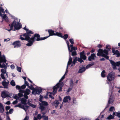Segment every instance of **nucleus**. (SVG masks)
Segmentation results:
<instances>
[{
    "mask_svg": "<svg viewBox=\"0 0 120 120\" xmlns=\"http://www.w3.org/2000/svg\"><path fill=\"white\" fill-rule=\"evenodd\" d=\"M39 35L38 34H36L34 36H29L25 37L22 36L20 37V39L22 40H26L29 42L26 44V45L28 46H30L33 44V43L34 41H38L42 40L43 38L39 37Z\"/></svg>",
    "mask_w": 120,
    "mask_h": 120,
    "instance_id": "f257e3e1",
    "label": "nucleus"
},
{
    "mask_svg": "<svg viewBox=\"0 0 120 120\" xmlns=\"http://www.w3.org/2000/svg\"><path fill=\"white\" fill-rule=\"evenodd\" d=\"M38 118H37L34 116V120H38Z\"/></svg>",
    "mask_w": 120,
    "mask_h": 120,
    "instance_id": "338daca9",
    "label": "nucleus"
},
{
    "mask_svg": "<svg viewBox=\"0 0 120 120\" xmlns=\"http://www.w3.org/2000/svg\"><path fill=\"white\" fill-rule=\"evenodd\" d=\"M12 45L14 46V48H18L21 46V43L19 41H18L14 42Z\"/></svg>",
    "mask_w": 120,
    "mask_h": 120,
    "instance_id": "4468645a",
    "label": "nucleus"
},
{
    "mask_svg": "<svg viewBox=\"0 0 120 120\" xmlns=\"http://www.w3.org/2000/svg\"><path fill=\"white\" fill-rule=\"evenodd\" d=\"M1 96L3 98H5L6 97H10V94L9 92L6 91H3L1 93Z\"/></svg>",
    "mask_w": 120,
    "mask_h": 120,
    "instance_id": "f8f14e48",
    "label": "nucleus"
},
{
    "mask_svg": "<svg viewBox=\"0 0 120 120\" xmlns=\"http://www.w3.org/2000/svg\"><path fill=\"white\" fill-rule=\"evenodd\" d=\"M71 99V98L70 96H66L64 98L63 100V102L65 103L69 101H70Z\"/></svg>",
    "mask_w": 120,
    "mask_h": 120,
    "instance_id": "f3484780",
    "label": "nucleus"
},
{
    "mask_svg": "<svg viewBox=\"0 0 120 120\" xmlns=\"http://www.w3.org/2000/svg\"><path fill=\"white\" fill-rule=\"evenodd\" d=\"M110 63L112 64L113 68L114 69H117V68L116 67V66H118L120 65V61L115 63L112 60H109Z\"/></svg>",
    "mask_w": 120,
    "mask_h": 120,
    "instance_id": "9b49d317",
    "label": "nucleus"
},
{
    "mask_svg": "<svg viewBox=\"0 0 120 120\" xmlns=\"http://www.w3.org/2000/svg\"><path fill=\"white\" fill-rule=\"evenodd\" d=\"M106 48L108 50V51H108H109L110 50V49H111L110 48V45H107L106 46Z\"/></svg>",
    "mask_w": 120,
    "mask_h": 120,
    "instance_id": "e433bc0d",
    "label": "nucleus"
},
{
    "mask_svg": "<svg viewBox=\"0 0 120 120\" xmlns=\"http://www.w3.org/2000/svg\"><path fill=\"white\" fill-rule=\"evenodd\" d=\"M17 107H19L20 108H22L24 109L25 111H26V109H25L24 106H22L20 104H18Z\"/></svg>",
    "mask_w": 120,
    "mask_h": 120,
    "instance_id": "72a5a7b5",
    "label": "nucleus"
},
{
    "mask_svg": "<svg viewBox=\"0 0 120 120\" xmlns=\"http://www.w3.org/2000/svg\"><path fill=\"white\" fill-rule=\"evenodd\" d=\"M114 116L112 115H110L108 116L107 118V119L108 120H111L113 119L114 118Z\"/></svg>",
    "mask_w": 120,
    "mask_h": 120,
    "instance_id": "c85d7f7f",
    "label": "nucleus"
},
{
    "mask_svg": "<svg viewBox=\"0 0 120 120\" xmlns=\"http://www.w3.org/2000/svg\"><path fill=\"white\" fill-rule=\"evenodd\" d=\"M84 51L81 52L80 53V58L84 60H85L86 58V56L84 55Z\"/></svg>",
    "mask_w": 120,
    "mask_h": 120,
    "instance_id": "a211bd4d",
    "label": "nucleus"
},
{
    "mask_svg": "<svg viewBox=\"0 0 120 120\" xmlns=\"http://www.w3.org/2000/svg\"><path fill=\"white\" fill-rule=\"evenodd\" d=\"M98 53L97 55L98 56H101L102 57H105V58L108 59L109 57L107 56L108 54V51L106 49L103 50L100 49L98 51Z\"/></svg>",
    "mask_w": 120,
    "mask_h": 120,
    "instance_id": "39448f33",
    "label": "nucleus"
},
{
    "mask_svg": "<svg viewBox=\"0 0 120 120\" xmlns=\"http://www.w3.org/2000/svg\"><path fill=\"white\" fill-rule=\"evenodd\" d=\"M69 41L71 44H73L74 43V40L73 39H70L69 40Z\"/></svg>",
    "mask_w": 120,
    "mask_h": 120,
    "instance_id": "79ce46f5",
    "label": "nucleus"
},
{
    "mask_svg": "<svg viewBox=\"0 0 120 120\" xmlns=\"http://www.w3.org/2000/svg\"><path fill=\"white\" fill-rule=\"evenodd\" d=\"M84 120H91L90 119L87 118H84Z\"/></svg>",
    "mask_w": 120,
    "mask_h": 120,
    "instance_id": "774afa93",
    "label": "nucleus"
},
{
    "mask_svg": "<svg viewBox=\"0 0 120 120\" xmlns=\"http://www.w3.org/2000/svg\"><path fill=\"white\" fill-rule=\"evenodd\" d=\"M26 87V86L25 85H23L21 87V89H24Z\"/></svg>",
    "mask_w": 120,
    "mask_h": 120,
    "instance_id": "3c124183",
    "label": "nucleus"
},
{
    "mask_svg": "<svg viewBox=\"0 0 120 120\" xmlns=\"http://www.w3.org/2000/svg\"><path fill=\"white\" fill-rule=\"evenodd\" d=\"M18 102V101L17 100H16L15 101H13V102L12 103L13 104H16Z\"/></svg>",
    "mask_w": 120,
    "mask_h": 120,
    "instance_id": "6e6d98bb",
    "label": "nucleus"
},
{
    "mask_svg": "<svg viewBox=\"0 0 120 120\" xmlns=\"http://www.w3.org/2000/svg\"><path fill=\"white\" fill-rule=\"evenodd\" d=\"M48 31L49 34V35L47 37H46L44 38H43V39H42V40H44L46 39L50 36L55 35H56L55 33H54V31L53 30H49Z\"/></svg>",
    "mask_w": 120,
    "mask_h": 120,
    "instance_id": "ddd939ff",
    "label": "nucleus"
},
{
    "mask_svg": "<svg viewBox=\"0 0 120 120\" xmlns=\"http://www.w3.org/2000/svg\"><path fill=\"white\" fill-rule=\"evenodd\" d=\"M64 85V83L63 82L60 83H58L55 86L53 87V95H55L57 92V89L60 88L58 90L59 91H60L62 90V87Z\"/></svg>",
    "mask_w": 120,
    "mask_h": 120,
    "instance_id": "423d86ee",
    "label": "nucleus"
},
{
    "mask_svg": "<svg viewBox=\"0 0 120 120\" xmlns=\"http://www.w3.org/2000/svg\"><path fill=\"white\" fill-rule=\"evenodd\" d=\"M72 52V56H75L76 55V52L75 51H74Z\"/></svg>",
    "mask_w": 120,
    "mask_h": 120,
    "instance_id": "49530a36",
    "label": "nucleus"
},
{
    "mask_svg": "<svg viewBox=\"0 0 120 120\" xmlns=\"http://www.w3.org/2000/svg\"><path fill=\"white\" fill-rule=\"evenodd\" d=\"M13 109H11L9 110V113L10 114H11L13 112Z\"/></svg>",
    "mask_w": 120,
    "mask_h": 120,
    "instance_id": "a18cd8bd",
    "label": "nucleus"
},
{
    "mask_svg": "<svg viewBox=\"0 0 120 120\" xmlns=\"http://www.w3.org/2000/svg\"><path fill=\"white\" fill-rule=\"evenodd\" d=\"M59 104V101L57 100H56L54 101L52 104L53 105H54L56 107L58 106V105Z\"/></svg>",
    "mask_w": 120,
    "mask_h": 120,
    "instance_id": "b1692460",
    "label": "nucleus"
},
{
    "mask_svg": "<svg viewBox=\"0 0 120 120\" xmlns=\"http://www.w3.org/2000/svg\"><path fill=\"white\" fill-rule=\"evenodd\" d=\"M30 105L31 106L34 108H35L36 106V105H33L31 103H30Z\"/></svg>",
    "mask_w": 120,
    "mask_h": 120,
    "instance_id": "a19ab883",
    "label": "nucleus"
},
{
    "mask_svg": "<svg viewBox=\"0 0 120 120\" xmlns=\"http://www.w3.org/2000/svg\"><path fill=\"white\" fill-rule=\"evenodd\" d=\"M56 35H57L58 36L60 37L61 38H63V36L62 35V34L61 33L56 32L55 33Z\"/></svg>",
    "mask_w": 120,
    "mask_h": 120,
    "instance_id": "cd10ccee",
    "label": "nucleus"
},
{
    "mask_svg": "<svg viewBox=\"0 0 120 120\" xmlns=\"http://www.w3.org/2000/svg\"><path fill=\"white\" fill-rule=\"evenodd\" d=\"M25 83L26 86H29V84L28 83V82L27 81H25Z\"/></svg>",
    "mask_w": 120,
    "mask_h": 120,
    "instance_id": "13d9d810",
    "label": "nucleus"
},
{
    "mask_svg": "<svg viewBox=\"0 0 120 120\" xmlns=\"http://www.w3.org/2000/svg\"><path fill=\"white\" fill-rule=\"evenodd\" d=\"M16 19H15L11 25L9 24V26H10V29L6 30L10 31L13 29V27L15 29L17 30L20 29L21 27V26L19 23V21H18Z\"/></svg>",
    "mask_w": 120,
    "mask_h": 120,
    "instance_id": "7ed1b4c3",
    "label": "nucleus"
},
{
    "mask_svg": "<svg viewBox=\"0 0 120 120\" xmlns=\"http://www.w3.org/2000/svg\"><path fill=\"white\" fill-rule=\"evenodd\" d=\"M112 52L113 53V55H116V56L117 57H119L120 56V53L119 51L117 50H115L112 48Z\"/></svg>",
    "mask_w": 120,
    "mask_h": 120,
    "instance_id": "dca6fc26",
    "label": "nucleus"
},
{
    "mask_svg": "<svg viewBox=\"0 0 120 120\" xmlns=\"http://www.w3.org/2000/svg\"><path fill=\"white\" fill-rule=\"evenodd\" d=\"M10 84L11 85L14 86L15 85V82L14 80H12L10 82Z\"/></svg>",
    "mask_w": 120,
    "mask_h": 120,
    "instance_id": "c756f323",
    "label": "nucleus"
},
{
    "mask_svg": "<svg viewBox=\"0 0 120 120\" xmlns=\"http://www.w3.org/2000/svg\"><path fill=\"white\" fill-rule=\"evenodd\" d=\"M4 111V106L2 103L0 102V112L3 114Z\"/></svg>",
    "mask_w": 120,
    "mask_h": 120,
    "instance_id": "6ab92c4d",
    "label": "nucleus"
},
{
    "mask_svg": "<svg viewBox=\"0 0 120 120\" xmlns=\"http://www.w3.org/2000/svg\"><path fill=\"white\" fill-rule=\"evenodd\" d=\"M78 61L81 63L83 62V60L82 59L80 58H77Z\"/></svg>",
    "mask_w": 120,
    "mask_h": 120,
    "instance_id": "4c0bfd02",
    "label": "nucleus"
},
{
    "mask_svg": "<svg viewBox=\"0 0 120 120\" xmlns=\"http://www.w3.org/2000/svg\"><path fill=\"white\" fill-rule=\"evenodd\" d=\"M86 70L85 68L84 67H82L78 71L79 73H82L84 72Z\"/></svg>",
    "mask_w": 120,
    "mask_h": 120,
    "instance_id": "5701e85b",
    "label": "nucleus"
},
{
    "mask_svg": "<svg viewBox=\"0 0 120 120\" xmlns=\"http://www.w3.org/2000/svg\"><path fill=\"white\" fill-rule=\"evenodd\" d=\"M73 87H69L68 89V90L67 92H69L70 91H71Z\"/></svg>",
    "mask_w": 120,
    "mask_h": 120,
    "instance_id": "de8ad7c7",
    "label": "nucleus"
},
{
    "mask_svg": "<svg viewBox=\"0 0 120 120\" xmlns=\"http://www.w3.org/2000/svg\"><path fill=\"white\" fill-rule=\"evenodd\" d=\"M40 101L41 102H39V104L40 106L39 108L41 110V112L44 115L45 113L43 112V111L45 109V106L48 105V103L45 101H42L40 100Z\"/></svg>",
    "mask_w": 120,
    "mask_h": 120,
    "instance_id": "0eeeda50",
    "label": "nucleus"
},
{
    "mask_svg": "<svg viewBox=\"0 0 120 120\" xmlns=\"http://www.w3.org/2000/svg\"><path fill=\"white\" fill-rule=\"evenodd\" d=\"M102 46V45H98V47L99 48H101Z\"/></svg>",
    "mask_w": 120,
    "mask_h": 120,
    "instance_id": "0e129e2a",
    "label": "nucleus"
},
{
    "mask_svg": "<svg viewBox=\"0 0 120 120\" xmlns=\"http://www.w3.org/2000/svg\"><path fill=\"white\" fill-rule=\"evenodd\" d=\"M22 90H20L19 91V92H20L18 94V95L19 97H22L23 96V93H22L21 92V91H22Z\"/></svg>",
    "mask_w": 120,
    "mask_h": 120,
    "instance_id": "bb28decb",
    "label": "nucleus"
},
{
    "mask_svg": "<svg viewBox=\"0 0 120 120\" xmlns=\"http://www.w3.org/2000/svg\"><path fill=\"white\" fill-rule=\"evenodd\" d=\"M15 87L16 89H18L19 90H20L21 87L20 86H18V85H16V86Z\"/></svg>",
    "mask_w": 120,
    "mask_h": 120,
    "instance_id": "864d4df0",
    "label": "nucleus"
},
{
    "mask_svg": "<svg viewBox=\"0 0 120 120\" xmlns=\"http://www.w3.org/2000/svg\"><path fill=\"white\" fill-rule=\"evenodd\" d=\"M17 70L18 71H19V72H21V69L20 67L17 66Z\"/></svg>",
    "mask_w": 120,
    "mask_h": 120,
    "instance_id": "ea45409f",
    "label": "nucleus"
},
{
    "mask_svg": "<svg viewBox=\"0 0 120 120\" xmlns=\"http://www.w3.org/2000/svg\"><path fill=\"white\" fill-rule=\"evenodd\" d=\"M23 28L24 30H26V33L22 35H21L20 37L22 36L24 38L29 36H30L31 35L30 34H33L32 31L26 28V26H25V27Z\"/></svg>",
    "mask_w": 120,
    "mask_h": 120,
    "instance_id": "1a4fd4ad",
    "label": "nucleus"
},
{
    "mask_svg": "<svg viewBox=\"0 0 120 120\" xmlns=\"http://www.w3.org/2000/svg\"><path fill=\"white\" fill-rule=\"evenodd\" d=\"M49 94V97H50L52 99H54V97H53V96H52L51 95V94L50 93V92H49V93L47 92V94Z\"/></svg>",
    "mask_w": 120,
    "mask_h": 120,
    "instance_id": "f704fd0d",
    "label": "nucleus"
},
{
    "mask_svg": "<svg viewBox=\"0 0 120 120\" xmlns=\"http://www.w3.org/2000/svg\"><path fill=\"white\" fill-rule=\"evenodd\" d=\"M7 120H11L9 116H7L6 118Z\"/></svg>",
    "mask_w": 120,
    "mask_h": 120,
    "instance_id": "052dcab7",
    "label": "nucleus"
},
{
    "mask_svg": "<svg viewBox=\"0 0 120 120\" xmlns=\"http://www.w3.org/2000/svg\"><path fill=\"white\" fill-rule=\"evenodd\" d=\"M66 43L67 44V46H68V49H69V42H68V41L67 40H66Z\"/></svg>",
    "mask_w": 120,
    "mask_h": 120,
    "instance_id": "09e8293b",
    "label": "nucleus"
},
{
    "mask_svg": "<svg viewBox=\"0 0 120 120\" xmlns=\"http://www.w3.org/2000/svg\"><path fill=\"white\" fill-rule=\"evenodd\" d=\"M77 49V48H75L74 47H73L71 48V50L70 49V47H69V50L68 49L69 52H72V51L73 50H75Z\"/></svg>",
    "mask_w": 120,
    "mask_h": 120,
    "instance_id": "a878e982",
    "label": "nucleus"
},
{
    "mask_svg": "<svg viewBox=\"0 0 120 120\" xmlns=\"http://www.w3.org/2000/svg\"><path fill=\"white\" fill-rule=\"evenodd\" d=\"M105 71L104 70L102 71L101 73V76L103 77H104L105 76Z\"/></svg>",
    "mask_w": 120,
    "mask_h": 120,
    "instance_id": "7c9ffc66",
    "label": "nucleus"
},
{
    "mask_svg": "<svg viewBox=\"0 0 120 120\" xmlns=\"http://www.w3.org/2000/svg\"><path fill=\"white\" fill-rule=\"evenodd\" d=\"M95 57V54L94 53L92 54L91 56H89L88 58V60L90 61H91L92 60L94 59V58Z\"/></svg>",
    "mask_w": 120,
    "mask_h": 120,
    "instance_id": "412c9836",
    "label": "nucleus"
},
{
    "mask_svg": "<svg viewBox=\"0 0 120 120\" xmlns=\"http://www.w3.org/2000/svg\"><path fill=\"white\" fill-rule=\"evenodd\" d=\"M28 95H27L26 94H24V97L25 98V99H27L28 98V96H27Z\"/></svg>",
    "mask_w": 120,
    "mask_h": 120,
    "instance_id": "c03bdc74",
    "label": "nucleus"
},
{
    "mask_svg": "<svg viewBox=\"0 0 120 120\" xmlns=\"http://www.w3.org/2000/svg\"><path fill=\"white\" fill-rule=\"evenodd\" d=\"M90 66H91L89 64H88L87 65L86 67V68L87 69L89 68L90 67Z\"/></svg>",
    "mask_w": 120,
    "mask_h": 120,
    "instance_id": "680f3d73",
    "label": "nucleus"
},
{
    "mask_svg": "<svg viewBox=\"0 0 120 120\" xmlns=\"http://www.w3.org/2000/svg\"><path fill=\"white\" fill-rule=\"evenodd\" d=\"M21 92L22 93L28 95H29L30 92V90L28 89H26L25 90H22V91H21Z\"/></svg>",
    "mask_w": 120,
    "mask_h": 120,
    "instance_id": "aec40b11",
    "label": "nucleus"
},
{
    "mask_svg": "<svg viewBox=\"0 0 120 120\" xmlns=\"http://www.w3.org/2000/svg\"><path fill=\"white\" fill-rule=\"evenodd\" d=\"M77 61H78V58L77 57H75L74 59L73 62H72V58L71 57L69 58V60L67 64V68L66 71V73L68 72V65H70L72 63V64L71 65V66H74L75 65L76 62Z\"/></svg>",
    "mask_w": 120,
    "mask_h": 120,
    "instance_id": "6e6552de",
    "label": "nucleus"
},
{
    "mask_svg": "<svg viewBox=\"0 0 120 120\" xmlns=\"http://www.w3.org/2000/svg\"><path fill=\"white\" fill-rule=\"evenodd\" d=\"M29 119V116H26L24 118V120H28Z\"/></svg>",
    "mask_w": 120,
    "mask_h": 120,
    "instance_id": "5fc2aeb1",
    "label": "nucleus"
},
{
    "mask_svg": "<svg viewBox=\"0 0 120 120\" xmlns=\"http://www.w3.org/2000/svg\"><path fill=\"white\" fill-rule=\"evenodd\" d=\"M1 76L2 78L4 79V81L2 82V84L4 88H8L9 82L8 80H7V78L8 77L7 73H6V75H5L3 74H1Z\"/></svg>",
    "mask_w": 120,
    "mask_h": 120,
    "instance_id": "20e7f679",
    "label": "nucleus"
},
{
    "mask_svg": "<svg viewBox=\"0 0 120 120\" xmlns=\"http://www.w3.org/2000/svg\"><path fill=\"white\" fill-rule=\"evenodd\" d=\"M117 116L119 117H120V113H117Z\"/></svg>",
    "mask_w": 120,
    "mask_h": 120,
    "instance_id": "69168bd1",
    "label": "nucleus"
},
{
    "mask_svg": "<svg viewBox=\"0 0 120 120\" xmlns=\"http://www.w3.org/2000/svg\"><path fill=\"white\" fill-rule=\"evenodd\" d=\"M6 60L5 56L0 57V68H4L1 70V72L5 75H6V69L7 68L8 64L6 63ZM8 74V73L7 72Z\"/></svg>",
    "mask_w": 120,
    "mask_h": 120,
    "instance_id": "f03ea898",
    "label": "nucleus"
},
{
    "mask_svg": "<svg viewBox=\"0 0 120 120\" xmlns=\"http://www.w3.org/2000/svg\"><path fill=\"white\" fill-rule=\"evenodd\" d=\"M10 40V39L9 38H8L7 39H4V41H9Z\"/></svg>",
    "mask_w": 120,
    "mask_h": 120,
    "instance_id": "bf43d9fd",
    "label": "nucleus"
},
{
    "mask_svg": "<svg viewBox=\"0 0 120 120\" xmlns=\"http://www.w3.org/2000/svg\"><path fill=\"white\" fill-rule=\"evenodd\" d=\"M21 101L22 103L23 104H25L26 103V99L22 98H21Z\"/></svg>",
    "mask_w": 120,
    "mask_h": 120,
    "instance_id": "393cba45",
    "label": "nucleus"
},
{
    "mask_svg": "<svg viewBox=\"0 0 120 120\" xmlns=\"http://www.w3.org/2000/svg\"><path fill=\"white\" fill-rule=\"evenodd\" d=\"M10 108V107L9 106H6L5 107V109L6 110L8 111L9 109Z\"/></svg>",
    "mask_w": 120,
    "mask_h": 120,
    "instance_id": "8fccbe9b",
    "label": "nucleus"
},
{
    "mask_svg": "<svg viewBox=\"0 0 120 120\" xmlns=\"http://www.w3.org/2000/svg\"><path fill=\"white\" fill-rule=\"evenodd\" d=\"M42 118L44 119V120H48V116H43Z\"/></svg>",
    "mask_w": 120,
    "mask_h": 120,
    "instance_id": "c9c22d12",
    "label": "nucleus"
},
{
    "mask_svg": "<svg viewBox=\"0 0 120 120\" xmlns=\"http://www.w3.org/2000/svg\"><path fill=\"white\" fill-rule=\"evenodd\" d=\"M114 109V107H113L112 106L110 108L109 110L110 111H112Z\"/></svg>",
    "mask_w": 120,
    "mask_h": 120,
    "instance_id": "37998d69",
    "label": "nucleus"
},
{
    "mask_svg": "<svg viewBox=\"0 0 120 120\" xmlns=\"http://www.w3.org/2000/svg\"><path fill=\"white\" fill-rule=\"evenodd\" d=\"M10 67L12 69H13L15 68V66L13 64H12L11 65Z\"/></svg>",
    "mask_w": 120,
    "mask_h": 120,
    "instance_id": "603ef678",
    "label": "nucleus"
},
{
    "mask_svg": "<svg viewBox=\"0 0 120 120\" xmlns=\"http://www.w3.org/2000/svg\"><path fill=\"white\" fill-rule=\"evenodd\" d=\"M42 91V90L41 89L38 88L33 90L32 92L33 94H34V92H35V94L36 93L38 94H39Z\"/></svg>",
    "mask_w": 120,
    "mask_h": 120,
    "instance_id": "2eb2a0df",
    "label": "nucleus"
},
{
    "mask_svg": "<svg viewBox=\"0 0 120 120\" xmlns=\"http://www.w3.org/2000/svg\"><path fill=\"white\" fill-rule=\"evenodd\" d=\"M43 116H41L40 114H39L37 115V118L39 120H40L42 118Z\"/></svg>",
    "mask_w": 120,
    "mask_h": 120,
    "instance_id": "2f4dec72",
    "label": "nucleus"
},
{
    "mask_svg": "<svg viewBox=\"0 0 120 120\" xmlns=\"http://www.w3.org/2000/svg\"><path fill=\"white\" fill-rule=\"evenodd\" d=\"M70 86L73 87V81L71 79L70 81Z\"/></svg>",
    "mask_w": 120,
    "mask_h": 120,
    "instance_id": "473e14b6",
    "label": "nucleus"
},
{
    "mask_svg": "<svg viewBox=\"0 0 120 120\" xmlns=\"http://www.w3.org/2000/svg\"><path fill=\"white\" fill-rule=\"evenodd\" d=\"M114 99V98L111 95L108 101V104H110L112 103L113 102Z\"/></svg>",
    "mask_w": 120,
    "mask_h": 120,
    "instance_id": "4be33fe9",
    "label": "nucleus"
},
{
    "mask_svg": "<svg viewBox=\"0 0 120 120\" xmlns=\"http://www.w3.org/2000/svg\"><path fill=\"white\" fill-rule=\"evenodd\" d=\"M10 101H8L5 103V104L8 105H9L10 104Z\"/></svg>",
    "mask_w": 120,
    "mask_h": 120,
    "instance_id": "4d7b16f0",
    "label": "nucleus"
},
{
    "mask_svg": "<svg viewBox=\"0 0 120 120\" xmlns=\"http://www.w3.org/2000/svg\"><path fill=\"white\" fill-rule=\"evenodd\" d=\"M115 73L113 72H111L109 73L107 76V79L109 82L114 80V79Z\"/></svg>",
    "mask_w": 120,
    "mask_h": 120,
    "instance_id": "9d476101",
    "label": "nucleus"
},
{
    "mask_svg": "<svg viewBox=\"0 0 120 120\" xmlns=\"http://www.w3.org/2000/svg\"><path fill=\"white\" fill-rule=\"evenodd\" d=\"M68 37V35L66 34L64 35L62 38H63L65 40H66Z\"/></svg>",
    "mask_w": 120,
    "mask_h": 120,
    "instance_id": "58836bf2",
    "label": "nucleus"
},
{
    "mask_svg": "<svg viewBox=\"0 0 120 120\" xmlns=\"http://www.w3.org/2000/svg\"><path fill=\"white\" fill-rule=\"evenodd\" d=\"M94 63L93 62H91V63L89 64L91 66L93 65L94 64Z\"/></svg>",
    "mask_w": 120,
    "mask_h": 120,
    "instance_id": "e2e57ef3",
    "label": "nucleus"
}]
</instances>
